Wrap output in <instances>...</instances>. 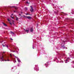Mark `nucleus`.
Masks as SVG:
<instances>
[{
  "label": "nucleus",
  "mask_w": 74,
  "mask_h": 74,
  "mask_svg": "<svg viewBox=\"0 0 74 74\" xmlns=\"http://www.w3.org/2000/svg\"><path fill=\"white\" fill-rule=\"evenodd\" d=\"M8 57H7L5 55H2L0 57V59L1 61H10L8 60Z\"/></svg>",
  "instance_id": "f257e3e1"
},
{
  "label": "nucleus",
  "mask_w": 74,
  "mask_h": 74,
  "mask_svg": "<svg viewBox=\"0 0 74 74\" xmlns=\"http://www.w3.org/2000/svg\"><path fill=\"white\" fill-rule=\"evenodd\" d=\"M64 42H65V41H63V42L61 44V47L63 49H64L65 48V47L64 46Z\"/></svg>",
  "instance_id": "f03ea898"
},
{
  "label": "nucleus",
  "mask_w": 74,
  "mask_h": 74,
  "mask_svg": "<svg viewBox=\"0 0 74 74\" xmlns=\"http://www.w3.org/2000/svg\"><path fill=\"white\" fill-rule=\"evenodd\" d=\"M30 7L31 8V9H30V11L32 12H33L34 11L33 9V7H32V6H31Z\"/></svg>",
  "instance_id": "7ed1b4c3"
},
{
  "label": "nucleus",
  "mask_w": 74,
  "mask_h": 74,
  "mask_svg": "<svg viewBox=\"0 0 74 74\" xmlns=\"http://www.w3.org/2000/svg\"><path fill=\"white\" fill-rule=\"evenodd\" d=\"M15 58H16V59H17V60H18V62H21V60H20L19 59V58H18V57H15Z\"/></svg>",
  "instance_id": "20e7f679"
},
{
  "label": "nucleus",
  "mask_w": 74,
  "mask_h": 74,
  "mask_svg": "<svg viewBox=\"0 0 74 74\" xmlns=\"http://www.w3.org/2000/svg\"><path fill=\"white\" fill-rule=\"evenodd\" d=\"M24 30L25 31V32H27V33H29V29H24Z\"/></svg>",
  "instance_id": "39448f33"
},
{
  "label": "nucleus",
  "mask_w": 74,
  "mask_h": 74,
  "mask_svg": "<svg viewBox=\"0 0 74 74\" xmlns=\"http://www.w3.org/2000/svg\"><path fill=\"white\" fill-rule=\"evenodd\" d=\"M26 18H27V19H32V17H31L30 16H26Z\"/></svg>",
  "instance_id": "423d86ee"
},
{
  "label": "nucleus",
  "mask_w": 74,
  "mask_h": 74,
  "mask_svg": "<svg viewBox=\"0 0 74 74\" xmlns=\"http://www.w3.org/2000/svg\"><path fill=\"white\" fill-rule=\"evenodd\" d=\"M35 66H36L35 68L36 69V70H37V71H38V69H37V65H36Z\"/></svg>",
  "instance_id": "0eeeda50"
},
{
  "label": "nucleus",
  "mask_w": 74,
  "mask_h": 74,
  "mask_svg": "<svg viewBox=\"0 0 74 74\" xmlns=\"http://www.w3.org/2000/svg\"><path fill=\"white\" fill-rule=\"evenodd\" d=\"M13 60L14 61V63H15V62H16V60H15V59H13Z\"/></svg>",
  "instance_id": "6e6552de"
},
{
  "label": "nucleus",
  "mask_w": 74,
  "mask_h": 74,
  "mask_svg": "<svg viewBox=\"0 0 74 74\" xmlns=\"http://www.w3.org/2000/svg\"><path fill=\"white\" fill-rule=\"evenodd\" d=\"M30 31L31 32H33V30L32 28H31V29H30Z\"/></svg>",
  "instance_id": "1a4fd4ad"
},
{
  "label": "nucleus",
  "mask_w": 74,
  "mask_h": 74,
  "mask_svg": "<svg viewBox=\"0 0 74 74\" xmlns=\"http://www.w3.org/2000/svg\"><path fill=\"white\" fill-rule=\"evenodd\" d=\"M3 25L5 26H7V25L5 24L4 23H3Z\"/></svg>",
  "instance_id": "9d476101"
},
{
  "label": "nucleus",
  "mask_w": 74,
  "mask_h": 74,
  "mask_svg": "<svg viewBox=\"0 0 74 74\" xmlns=\"http://www.w3.org/2000/svg\"><path fill=\"white\" fill-rule=\"evenodd\" d=\"M25 10L26 11H27V8L26 7L25 8Z\"/></svg>",
  "instance_id": "9b49d317"
},
{
  "label": "nucleus",
  "mask_w": 74,
  "mask_h": 74,
  "mask_svg": "<svg viewBox=\"0 0 74 74\" xmlns=\"http://www.w3.org/2000/svg\"><path fill=\"white\" fill-rule=\"evenodd\" d=\"M11 34H14V33H13V32H10Z\"/></svg>",
  "instance_id": "f8f14e48"
},
{
  "label": "nucleus",
  "mask_w": 74,
  "mask_h": 74,
  "mask_svg": "<svg viewBox=\"0 0 74 74\" xmlns=\"http://www.w3.org/2000/svg\"><path fill=\"white\" fill-rule=\"evenodd\" d=\"M16 21H18V18L17 17H16Z\"/></svg>",
  "instance_id": "ddd939ff"
},
{
  "label": "nucleus",
  "mask_w": 74,
  "mask_h": 74,
  "mask_svg": "<svg viewBox=\"0 0 74 74\" xmlns=\"http://www.w3.org/2000/svg\"><path fill=\"white\" fill-rule=\"evenodd\" d=\"M8 22H10V19H8Z\"/></svg>",
  "instance_id": "4468645a"
},
{
  "label": "nucleus",
  "mask_w": 74,
  "mask_h": 74,
  "mask_svg": "<svg viewBox=\"0 0 74 74\" xmlns=\"http://www.w3.org/2000/svg\"><path fill=\"white\" fill-rule=\"evenodd\" d=\"M15 8L16 9H18V8H17V7H15Z\"/></svg>",
  "instance_id": "2eb2a0df"
},
{
  "label": "nucleus",
  "mask_w": 74,
  "mask_h": 74,
  "mask_svg": "<svg viewBox=\"0 0 74 74\" xmlns=\"http://www.w3.org/2000/svg\"><path fill=\"white\" fill-rule=\"evenodd\" d=\"M9 23L11 25H12V24L10 22H9Z\"/></svg>",
  "instance_id": "dca6fc26"
},
{
  "label": "nucleus",
  "mask_w": 74,
  "mask_h": 74,
  "mask_svg": "<svg viewBox=\"0 0 74 74\" xmlns=\"http://www.w3.org/2000/svg\"><path fill=\"white\" fill-rule=\"evenodd\" d=\"M10 57H12V55L11 54H10Z\"/></svg>",
  "instance_id": "f3484780"
},
{
  "label": "nucleus",
  "mask_w": 74,
  "mask_h": 74,
  "mask_svg": "<svg viewBox=\"0 0 74 74\" xmlns=\"http://www.w3.org/2000/svg\"><path fill=\"white\" fill-rule=\"evenodd\" d=\"M2 45L3 47H5V46H4V45H3V44H2Z\"/></svg>",
  "instance_id": "a211bd4d"
},
{
  "label": "nucleus",
  "mask_w": 74,
  "mask_h": 74,
  "mask_svg": "<svg viewBox=\"0 0 74 74\" xmlns=\"http://www.w3.org/2000/svg\"><path fill=\"white\" fill-rule=\"evenodd\" d=\"M26 3H29V2H26Z\"/></svg>",
  "instance_id": "6ab92c4d"
},
{
  "label": "nucleus",
  "mask_w": 74,
  "mask_h": 74,
  "mask_svg": "<svg viewBox=\"0 0 74 74\" xmlns=\"http://www.w3.org/2000/svg\"><path fill=\"white\" fill-rule=\"evenodd\" d=\"M12 18V19L14 18V17H11Z\"/></svg>",
  "instance_id": "aec40b11"
},
{
  "label": "nucleus",
  "mask_w": 74,
  "mask_h": 74,
  "mask_svg": "<svg viewBox=\"0 0 74 74\" xmlns=\"http://www.w3.org/2000/svg\"><path fill=\"white\" fill-rule=\"evenodd\" d=\"M26 15H29V14H26Z\"/></svg>",
  "instance_id": "412c9836"
},
{
  "label": "nucleus",
  "mask_w": 74,
  "mask_h": 74,
  "mask_svg": "<svg viewBox=\"0 0 74 74\" xmlns=\"http://www.w3.org/2000/svg\"><path fill=\"white\" fill-rule=\"evenodd\" d=\"M6 47H7V48H8V45H6Z\"/></svg>",
  "instance_id": "4be33fe9"
},
{
  "label": "nucleus",
  "mask_w": 74,
  "mask_h": 74,
  "mask_svg": "<svg viewBox=\"0 0 74 74\" xmlns=\"http://www.w3.org/2000/svg\"><path fill=\"white\" fill-rule=\"evenodd\" d=\"M68 61V60H66V62H67Z\"/></svg>",
  "instance_id": "5701e85b"
},
{
  "label": "nucleus",
  "mask_w": 74,
  "mask_h": 74,
  "mask_svg": "<svg viewBox=\"0 0 74 74\" xmlns=\"http://www.w3.org/2000/svg\"><path fill=\"white\" fill-rule=\"evenodd\" d=\"M16 12V11H14V12Z\"/></svg>",
  "instance_id": "b1692460"
},
{
  "label": "nucleus",
  "mask_w": 74,
  "mask_h": 74,
  "mask_svg": "<svg viewBox=\"0 0 74 74\" xmlns=\"http://www.w3.org/2000/svg\"><path fill=\"white\" fill-rule=\"evenodd\" d=\"M12 52H15V51H11V52H12Z\"/></svg>",
  "instance_id": "393cba45"
},
{
  "label": "nucleus",
  "mask_w": 74,
  "mask_h": 74,
  "mask_svg": "<svg viewBox=\"0 0 74 74\" xmlns=\"http://www.w3.org/2000/svg\"><path fill=\"white\" fill-rule=\"evenodd\" d=\"M67 59H70V58H68Z\"/></svg>",
  "instance_id": "a878e982"
},
{
  "label": "nucleus",
  "mask_w": 74,
  "mask_h": 74,
  "mask_svg": "<svg viewBox=\"0 0 74 74\" xmlns=\"http://www.w3.org/2000/svg\"><path fill=\"white\" fill-rule=\"evenodd\" d=\"M65 63H67V62H65Z\"/></svg>",
  "instance_id": "bb28decb"
},
{
  "label": "nucleus",
  "mask_w": 74,
  "mask_h": 74,
  "mask_svg": "<svg viewBox=\"0 0 74 74\" xmlns=\"http://www.w3.org/2000/svg\"><path fill=\"white\" fill-rule=\"evenodd\" d=\"M21 14H22V12H21Z\"/></svg>",
  "instance_id": "cd10ccee"
},
{
  "label": "nucleus",
  "mask_w": 74,
  "mask_h": 74,
  "mask_svg": "<svg viewBox=\"0 0 74 74\" xmlns=\"http://www.w3.org/2000/svg\"><path fill=\"white\" fill-rule=\"evenodd\" d=\"M11 40H12V39L11 38Z\"/></svg>",
  "instance_id": "c85d7f7f"
},
{
  "label": "nucleus",
  "mask_w": 74,
  "mask_h": 74,
  "mask_svg": "<svg viewBox=\"0 0 74 74\" xmlns=\"http://www.w3.org/2000/svg\"><path fill=\"white\" fill-rule=\"evenodd\" d=\"M46 67H47V65H46Z\"/></svg>",
  "instance_id": "c756f323"
},
{
  "label": "nucleus",
  "mask_w": 74,
  "mask_h": 74,
  "mask_svg": "<svg viewBox=\"0 0 74 74\" xmlns=\"http://www.w3.org/2000/svg\"><path fill=\"white\" fill-rule=\"evenodd\" d=\"M15 49H18V48H15Z\"/></svg>",
  "instance_id": "7c9ffc66"
},
{
  "label": "nucleus",
  "mask_w": 74,
  "mask_h": 74,
  "mask_svg": "<svg viewBox=\"0 0 74 74\" xmlns=\"http://www.w3.org/2000/svg\"><path fill=\"white\" fill-rule=\"evenodd\" d=\"M3 42H1V43H2Z\"/></svg>",
  "instance_id": "2f4dec72"
},
{
  "label": "nucleus",
  "mask_w": 74,
  "mask_h": 74,
  "mask_svg": "<svg viewBox=\"0 0 74 74\" xmlns=\"http://www.w3.org/2000/svg\"><path fill=\"white\" fill-rule=\"evenodd\" d=\"M66 49H67V48H66Z\"/></svg>",
  "instance_id": "473e14b6"
},
{
  "label": "nucleus",
  "mask_w": 74,
  "mask_h": 74,
  "mask_svg": "<svg viewBox=\"0 0 74 74\" xmlns=\"http://www.w3.org/2000/svg\"><path fill=\"white\" fill-rule=\"evenodd\" d=\"M62 13H63V14H64V13H63V12H62Z\"/></svg>",
  "instance_id": "72a5a7b5"
},
{
  "label": "nucleus",
  "mask_w": 74,
  "mask_h": 74,
  "mask_svg": "<svg viewBox=\"0 0 74 74\" xmlns=\"http://www.w3.org/2000/svg\"><path fill=\"white\" fill-rule=\"evenodd\" d=\"M19 15H21V14H19Z\"/></svg>",
  "instance_id": "f704fd0d"
},
{
  "label": "nucleus",
  "mask_w": 74,
  "mask_h": 74,
  "mask_svg": "<svg viewBox=\"0 0 74 74\" xmlns=\"http://www.w3.org/2000/svg\"><path fill=\"white\" fill-rule=\"evenodd\" d=\"M33 49H34V48H33Z\"/></svg>",
  "instance_id": "c9c22d12"
},
{
  "label": "nucleus",
  "mask_w": 74,
  "mask_h": 74,
  "mask_svg": "<svg viewBox=\"0 0 74 74\" xmlns=\"http://www.w3.org/2000/svg\"><path fill=\"white\" fill-rule=\"evenodd\" d=\"M12 15H13V14H12Z\"/></svg>",
  "instance_id": "e433bc0d"
},
{
  "label": "nucleus",
  "mask_w": 74,
  "mask_h": 74,
  "mask_svg": "<svg viewBox=\"0 0 74 74\" xmlns=\"http://www.w3.org/2000/svg\"><path fill=\"white\" fill-rule=\"evenodd\" d=\"M3 53H4V52Z\"/></svg>",
  "instance_id": "4c0bfd02"
}]
</instances>
